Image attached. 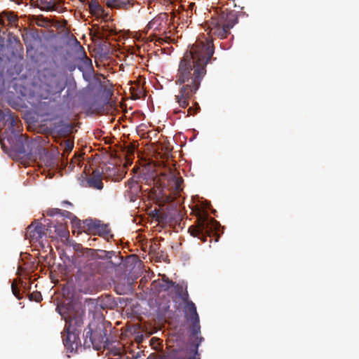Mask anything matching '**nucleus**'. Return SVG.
Masks as SVG:
<instances>
[{"label":"nucleus","mask_w":359,"mask_h":359,"mask_svg":"<svg viewBox=\"0 0 359 359\" xmlns=\"http://www.w3.org/2000/svg\"><path fill=\"white\" fill-rule=\"evenodd\" d=\"M62 267L66 273L76 270L74 283L69 281L63 289L64 297L57 304L56 311L66 322V335L62 342L67 352H76L81 346L79 337L83 324L86 307L89 313H99L107 305L99 303L96 299L83 297L81 294H91L94 290L93 276L96 273L115 271L121 273L114 280L115 292L120 295L129 294L134 290L133 283L137 278L133 276V262L123 260L114 251L84 248L74 243L59 251Z\"/></svg>","instance_id":"f257e3e1"},{"label":"nucleus","mask_w":359,"mask_h":359,"mask_svg":"<svg viewBox=\"0 0 359 359\" xmlns=\"http://www.w3.org/2000/svg\"><path fill=\"white\" fill-rule=\"evenodd\" d=\"M215 48L211 43L202 44L200 48L187 52L179 65L180 77L176 83L182 85L180 94L176 96L177 102L182 108L189 105L188 99L199 89L201 83L206 74V66L217 60L212 57Z\"/></svg>","instance_id":"f03ea898"},{"label":"nucleus","mask_w":359,"mask_h":359,"mask_svg":"<svg viewBox=\"0 0 359 359\" xmlns=\"http://www.w3.org/2000/svg\"><path fill=\"white\" fill-rule=\"evenodd\" d=\"M4 127H7L5 138L10 145L11 152L24 157H32L36 142L33 140H24L10 109L0 111V129Z\"/></svg>","instance_id":"7ed1b4c3"},{"label":"nucleus","mask_w":359,"mask_h":359,"mask_svg":"<svg viewBox=\"0 0 359 359\" xmlns=\"http://www.w3.org/2000/svg\"><path fill=\"white\" fill-rule=\"evenodd\" d=\"M65 45L66 57L75 59L77 62V69L82 73L85 81L89 82L94 76L95 69L92 60L88 57L84 48L77 39L73 36H68Z\"/></svg>","instance_id":"20e7f679"},{"label":"nucleus","mask_w":359,"mask_h":359,"mask_svg":"<svg viewBox=\"0 0 359 359\" xmlns=\"http://www.w3.org/2000/svg\"><path fill=\"white\" fill-rule=\"evenodd\" d=\"M111 343L112 341L107 336V329L102 323L90 322L84 330L83 346L85 348H90L92 346L97 350L102 346L108 348Z\"/></svg>","instance_id":"39448f33"},{"label":"nucleus","mask_w":359,"mask_h":359,"mask_svg":"<svg viewBox=\"0 0 359 359\" xmlns=\"http://www.w3.org/2000/svg\"><path fill=\"white\" fill-rule=\"evenodd\" d=\"M191 236L198 238L203 241H206L207 236H215L217 238L215 242L219 241V238L224 233V227L217 220L208 216L204 217L195 229L189 228Z\"/></svg>","instance_id":"423d86ee"},{"label":"nucleus","mask_w":359,"mask_h":359,"mask_svg":"<svg viewBox=\"0 0 359 359\" xmlns=\"http://www.w3.org/2000/svg\"><path fill=\"white\" fill-rule=\"evenodd\" d=\"M16 53L17 49L13 44L11 39L8 37L6 43L5 39L0 36V95L5 92L4 74L6 65L16 57Z\"/></svg>","instance_id":"0eeeda50"},{"label":"nucleus","mask_w":359,"mask_h":359,"mask_svg":"<svg viewBox=\"0 0 359 359\" xmlns=\"http://www.w3.org/2000/svg\"><path fill=\"white\" fill-rule=\"evenodd\" d=\"M95 84L97 86V90L88 100V104L90 108L100 110L102 109L108 102V95L111 93L110 90L107 89L102 81L97 78H94Z\"/></svg>","instance_id":"6e6552de"},{"label":"nucleus","mask_w":359,"mask_h":359,"mask_svg":"<svg viewBox=\"0 0 359 359\" xmlns=\"http://www.w3.org/2000/svg\"><path fill=\"white\" fill-rule=\"evenodd\" d=\"M163 177L167 181L164 185L168 190L180 194L183 190V179L175 166L168 167L163 173Z\"/></svg>","instance_id":"1a4fd4ad"},{"label":"nucleus","mask_w":359,"mask_h":359,"mask_svg":"<svg viewBox=\"0 0 359 359\" xmlns=\"http://www.w3.org/2000/svg\"><path fill=\"white\" fill-rule=\"evenodd\" d=\"M238 16L239 13L235 11L221 13L218 22L220 24L218 30L222 36L230 34V29L238 22Z\"/></svg>","instance_id":"9d476101"},{"label":"nucleus","mask_w":359,"mask_h":359,"mask_svg":"<svg viewBox=\"0 0 359 359\" xmlns=\"http://www.w3.org/2000/svg\"><path fill=\"white\" fill-rule=\"evenodd\" d=\"M83 224L88 227V230L94 231L99 236L106 239L113 238L114 237L109 228V224H104L98 219L88 218L83 220Z\"/></svg>","instance_id":"9b49d317"},{"label":"nucleus","mask_w":359,"mask_h":359,"mask_svg":"<svg viewBox=\"0 0 359 359\" xmlns=\"http://www.w3.org/2000/svg\"><path fill=\"white\" fill-rule=\"evenodd\" d=\"M62 84L64 90L67 88L65 94L62 97V101L64 103L69 104L72 102L76 95V82L72 75L66 76L65 79H62Z\"/></svg>","instance_id":"f8f14e48"},{"label":"nucleus","mask_w":359,"mask_h":359,"mask_svg":"<svg viewBox=\"0 0 359 359\" xmlns=\"http://www.w3.org/2000/svg\"><path fill=\"white\" fill-rule=\"evenodd\" d=\"M149 304L150 308L156 312V317L159 320L164 318L170 309L169 302L161 299L151 300Z\"/></svg>","instance_id":"ddd939ff"},{"label":"nucleus","mask_w":359,"mask_h":359,"mask_svg":"<svg viewBox=\"0 0 359 359\" xmlns=\"http://www.w3.org/2000/svg\"><path fill=\"white\" fill-rule=\"evenodd\" d=\"M72 128L70 123L66 122L64 119H60L51 124L49 130L52 133H55L58 135H65L68 134Z\"/></svg>","instance_id":"4468645a"},{"label":"nucleus","mask_w":359,"mask_h":359,"mask_svg":"<svg viewBox=\"0 0 359 359\" xmlns=\"http://www.w3.org/2000/svg\"><path fill=\"white\" fill-rule=\"evenodd\" d=\"M63 90L62 78L54 77L47 84V91L52 96L60 97Z\"/></svg>","instance_id":"2eb2a0df"},{"label":"nucleus","mask_w":359,"mask_h":359,"mask_svg":"<svg viewBox=\"0 0 359 359\" xmlns=\"http://www.w3.org/2000/svg\"><path fill=\"white\" fill-rule=\"evenodd\" d=\"M102 177V172L96 169L93 170V175L86 179L88 187L97 190H101L103 188V184L101 181Z\"/></svg>","instance_id":"dca6fc26"},{"label":"nucleus","mask_w":359,"mask_h":359,"mask_svg":"<svg viewBox=\"0 0 359 359\" xmlns=\"http://www.w3.org/2000/svg\"><path fill=\"white\" fill-rule=\"evenodd\" d=\"M20 289H18L14 284L11 285V291L13 294L18 299H21L23 297V294L29 292L31 286L27 285L25 282H21L20 284Z\"/></svg>","instance_id":"f3484780"},{"label":"nucleus","mask_w":359,"mask_h":359,"mask_svg":"<svg viewBox=\"0 0 359 359\" xmlns=\"http://www.w3.org/2000/svg\"><path fill=\"white\" fill-rule=\"evenodd\" d=\"M62 67L70 73L77 69V62H76L75 59L66 57V49L65 50V54L63 55Z\"/></svg>","instance_id":"a211bd4d"},{"label":"nucleus","mask_w":359,"mask_h":359,"mask_svg":"<svg viewBox=\"0 0 359 359\" xmlns=\"http://www.w3.org/2000/svg\"><path fill=\"white\" fill-rule=\"evenodd\" d=\"M45 226L41 224H37L35 227L29 231V236L32 239H36V241L43 238L45 236L44 233Z\"/></svg>","instance_id":"6ab92c4d"},{"label":"nucleus","mask_w":359,"mask_h":359,"mask_svg":"<svg viewBox=\"0 0 359 359\" xmlns=\"http://www.w3.org/2000/svg\"><path fill=\"white\" fill-rule=\"evenodd\" d=\"M11 87L15 91V93L18 95V97H26L27 95L28 89L21 84L17 83V79H13L11 81Z\"/></svg>","instance_id":"aec40b11"},{"label":"nucleus","mask_w":359,"mask_h":359,"mask_svg":"<svg viewBox=\"0 0 359 359\" xmlns=\"http://www.w3.org/2000/svg\"><path fill=\"white\" fill-rule=\"evenodd\" d=\"M175 292L177 297L183 302L184 306L192 302L189 299L188 292L187 290L183 292V287L182 285H177V287H175Z\"/></svg>","instance_id":"412c9836"},{"label":"nucleus","mask_w":359,"mask_h":359,"mask_svg":"<svg viewBox=\"0 0 359 359\" xmlns=\"http://www.w3.org/2000/svg\"><path fill=\"white\" fill-rule=\"evenodd\" d=\"M23 118L25 122L29 124L35 123L39 120L38 114L32 110L26 111L24 114Z\"/></svg>","instance_id":"4be33fe9"},{"label":"nucleus","mask_w":359,"mask_h":359,"mask_svg":"<svg viewBox=\"0 0 359 359\" xmlns=\"http://www.w3.org/2000/svg\"><path fill=\"white\" fill-rule=\"evenodd\" d=\"M53 232L60 238H66L67 236V231L62 224L53 225Z\"/></svg>","instance_id":"5701e85b"},{"label":"nucleus","mask_w":359,"mask_h":359,"mask_svg":"<svg viewBox=\"0 0 359 359\" xmlns=\"http://www.w3.org/2000/svg\"><path fill=\"white\" fill-rule=\"evenodd\" d=\"M44 222L46 224H43L45 226L44 231L49 232L50 235L53 232V225H57V224H55L50 219H44Z\"/></svg>","instance_id":"b1692460"},{"label":"nucleus","mask_w":359,"mask_h":359,"mask_svg":"<svg viewBox=\"0 0 359 359\" xmlns=\"http://www.w3.org/2000/svg\"><path fill=\"white\" fill-rule=\"evenodd\" d=\"M129 353L132 355V357H129L126 355H122L120 357L121 359H137V358H141L142 353V351H138L137 353H135L133 351H130Z\"/></svg>","instance_id":"393cba45"},{"label":"nucleus","mask_w":359,"mask_h":359,"mask_svg":"<svg viewBox=\"0 0 359 359\" xmlns=\"http://www.w3.org/2000/svg\"><path fill=\"white\" fill-rule=\"evenodd\" d=\"M89 9L92 12L100 11L101 7L97 1L93 0L89 4Z\"/></svg>","instance_id":"a878e982"},{"label":"nucleus","mask_w":359,"mask_h":359,"mask_svg":"<svg viewBox=\"0 0 359 359\" xmlns=\"http://www.w3.org/2000/svg\"><path fill=\"white\" fill-rule=\"evenodd\" d=\"M160 25L159 20L158 19H153L151 21L149 22V23L147 25V28L148 29H157V27Z\"/></svg>","instance_id":"bb28decb"},{"label":"nucleus","mask_w":359,"mask_h":359,"mask_svg":"<svg viewBox=\"0 0 359 359\" xmlns=\"http://www.w3.org/2000/svg\"><path fill=\"white\" fill-rule=\"evenodd\" d=\"M60 215L64 218H67L69 219H71L72 218L74 219V215L73 213L65 210H61V213L60 214Z\"/></svg>","instance_id":"cd10ccee"},{"label":"nucleus","mask_w":359,"mask_h":359,"mask_svg":"<svg viewBox=\"0 0 359 359\" xmlns=\"http://www.w3.org/2000/svg\"><path fill=\"white\" fill-rule=\"evenodd\" d=\"M161 287L164 290H168L169 289H170L172 287L175 288V287H177V285H175V283L172 281H168L165 284L161 285Z\"/></svg>","instance_id":"c85d7f7f"},{"label":"nucleus","mask_w":359,"mask_h":359,"mask_svg":"<svg viewBox=\"0 0 359 359\" xmlns=\"http://www.w3.org/2000/svg\"><path fill=\"white\" fill-rule=\"evenodd\" d=\"M29 37L34 41L39 42L41 41V37L36 32H32L29 34Z\"/></svg>","instance_id":"c756f323"},{"label":"nucleus","mask_w":359,"mask_h":359,"mask_svg":"<svg viewBox=\"0 0 359 359\" xmlns=\"http://www.w3.org/2000/svg\"><path fill=\"white\" fill-rule=\"evenodd\" d=\"M61 210H62L59 208H51L49 209L47 212L48 215L53 217L60 215L61 213Z\"/></svg>","instance_id":"7c9ffc66"},{"label":"nucleus","mask_w":359,"mask_h":359,"mask_svg":"<svg viewBox=\"0 0 359 359\" xmlns=\"http://www.w3.org/2000/svg\"><path fill=\"white\" fill-rule=\"evenodd\" d=\"M71 223L72 224V226L79 229L81 226V220L74 215V219L72 218Z\"/></svg>","instance_id":"2f4dec72"},{"label":"nucleus","mask_w":359,"mask_h":359,"mask_svg":"<svg viewBox=\"0 0 359 359\" xmlns=\"http://www.w3.org/2000/svg\"><path fill=\"white\" fill-rule=\"evenodd\" d=\"M24 41H25V43L26 46L27 54L29 55L30 53L33 50L34 46H32V44L31 43H27V39L25 38Z\"/></svg>","instance_id":"473e14b6"},{"label":"nucleus","mask_w":359,"mask_h":359,"mask_svg":"<svg viewBox=\"0 0 359 359\" xmlns=\"http://www.w3.org/2000/svg\"><path fill=\"white\" fill-rule=\"evenodd\" d=\"M29 299H30V300H34V301L39 302H40L42 299V297H41V295L40 293L36 292V296L34 297H33V294H32L30 296Z\"/></svg>","instance_id":"72a5a7b5"},{"label":"nucleus","mask_w":359,"mask_h":359,"mask_svg":"<svg viewBox=\"0 0 359 359\" xmlns=\"http://www.w3.org/2000/svg\"><path fill=\"white\" fill-rule=\"evenodd\" d=\"M140 177L142 178L143 180L147 181L148 180L151 179V174L149 172L143 173L140 176Z\"/></svg>","instance_id":"f704fd0d"},{"label":"nucleus","mask_w":359,"mask_h":359,"mask_svg":"<svg viewBox=\"0 0 359 359\" xmlns=\"http://www.w3.org/2000/svg\"><path fill=\"white\" fill-rule=\"evenodd\" d=\"M66 147L68 150L71 151L74 147V144L71 142L67 141L65 142Z\"/></svg>","instance_id":"c9c22d12"},{"label":"nucleus","mask_w":359,"mask_h":359,"mask_svg":"<svg viewBox=\"0 0 359 359\" xmlns=\"http://www.w3.org/2000/svg\"><path fill=\"white\" fill-rule=\"evenodd\" d=\"M116 3V0H109V1H108V5L109 6H112L115 5Z\"/></svg>","instance_id":"e433bc0d"},{"label":"nucleus","mask_w":359,"mask_h":359,"mask_svg":"<svg viewBox=\"0 0 359 359\" xmlns=\"http://www.w3.org/2000/svg\"><path fill=\"white\" fill-rule=\"evenodd\" d=\"M62 203L65 204L67 205H69V206H72L73 205L72 203L71 202H69V201H63Z\"/></svg>","instance_id":"4c0bfd02"},{"label":"nucleus","mask_w":359,"mask_h":359,"mask_svg":"<svg viewBox=\"0 0 359 359\" xmlns=\"http://www.w3.org/2000/svg\"><path fill=\"white\" fill-rule=\"evenodd\" d=\"M135 182L132 179L128 180V185H129L130 188H132L133 184H135Z\"/></svg>","instance_id":"58836bf2"},{"label":"nucleus","mask_w":359,"mask_h":359,"mask_svg":"<svg viewBox=\"0 0 359 359\" xmlns=\"http://www.w3.org/2000/svg\"><path fill=\"white\" fill-rule=\"evenodd\" d=\"M8 37H10L11 39V41L13 40V41H15L16 43L18 41V39L15 36H9Z\"/></svg>","instance_id":"ea45409f"},{"label":"nucleus","mask_w":359,"mask_h":359,"mask_svg":"<svg viewBox=\"0 0 359 359\" xmlns=\"http://www.w3.org/2000/svg\"><path fill=\"white\" fill-rule=\"evenodd\" d=\"M100 55L104 57H107L108 56V51H106L104 53L101 52Z\"/></svg>","instance_id":"a19ab883"},{"label":"nucleus","mask_w":359,"mask_h":359,"mask_svg":"<svg viewBox=\"0 0 359 359\" xmlns=\"http://www.w3.org/2000/svg\"><path fill=\"white\" fill-rule=\"evenodd\" d=\"M199 110H200V107H199L198 104H197V108L195 110V111L194 112V114L198 113L199 111Z\"/></svg>","instance_id":"79ce46f5"},{"label":"nucleus","mask_w":359,"mask_h":359,"mask_svg":"<svg viewBox=\"0 0 359 359\" xmlns=\"http://www.w3.org/2000/svg\"><path fill=\"white\" fill-rule=\"evenodd\" d=\"M189 258V257L187 255H184V259H187Z\"/></svg>","instance_id":"37998d69"},{"label":"nucleus","mask_w":359,"mask_h":359,"mask_svg":"<svg viewBox=\"0 0 359 359\" xmlns=\"http://www.w3.org/2000/svg\"><path fill=\"white\" fill-rule=\"evenodd\" d=\"M192 110L191 108H189L188 111L191 113V111Z\"/></svg>","instance_id":"c03bdc74"},{"label":"nucleus","mask_w":359,"mask_h":359,"mask_svg":"<svg viewBox=\"0 0 359 359\" xmlns=\"http://www.w3.org/2000/svg\"><path fill=\"white\" fill-rule=\"evenodd\" d=\"M154 212H155L156 215H158V211L154 210Z\"/></svg>","instance_id":"a18cd8bd"},{"label":"nucleus","mask_w":359,"mask_h":359,"mask_svg":"<svg viewBox=\"0 0 359 359\" xmlns=\"http://www.w3.org/2000/svg\"><path fill=\"white\" fill-rule=\"evenodd\" d=\"M67 357L68 358H70V355H67Z\"/></svg>","instance_id":"49530a36"}]
</instances>
